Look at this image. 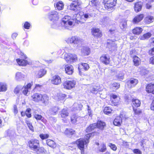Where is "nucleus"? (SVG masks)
<instances>
[{
  "label": "nucleus",
  "instance_id": "nucleus-1",
  "mask_svg": "<svg viewBox=\"0 0 154 154\" xmlns=\"http://www.w3.org/2000/svg\"><path fill=\"white\" fill-rule=\"evenodd\" d=\"M39 144L38 140L33 139L28 141L27 145L31 149L35 151L37 154H39L44 152L45 151L43 147L39 146Z\"/></svg>",
  "mask_w": 154,
  "mask_h": 154
},
{
  "label": "nucleus",
  "instance_id": "nucleus-2",
  "mask_svg": "<svg viewBox=\"0 0 154 154\" xmlns=\"http://www.w3.org/2000/svg\"><path fill=\"white\" fill-rule=\"evenodd\" d=\"M62 24L65 29H70L72 27L73 23L70 16H65L62 18Z\"/></svg>",
  "mask_w": 154,
  "mask_h": 154
},
{
  "label": "nucleus",
  "instance_id": "nucleus-3",
  "mask_svg": "<svg viewBox=\"0 0 154 154\" xmlns=\"http://www.w3.org/2000/svg\"><path fill=\"white\" fill-rule=\"evenodd\" d=\"M75 142L78 148L81 151V154H84L85 149L87 146L86 144L89 143V141L85 139H80L77 140Z\"/></svg>",
  "mask_w": 154,
  "mask_h": 154
},
{
  "label": "nucleus",
  "instance_id": "nucleus-4",
  "mask_svg": "<svg viewBox=\"0 0 154 154\" xmlns=\"http://www.w3.org/2000/svg\"><path fill=\"white\" fill-rule=\"evenodd\" d=\"M81 2L79 0L73 1L70 5L69 9L76 11L80 10Z\"/></svg>",
  "mask_w": 154,
  "mask_h": 154
},
{
  "label": "nucleus",
  "instance_id": "nucleus-5",
  "mask_svg": "<svg viewBox=\"0 0 154 154\" xmlns=\"http://www.w3.org/2000/svg\"><path fill=\"white\" fill-rule=\"evenodd\" d=\"M124 118L125 119H127L128 117L126 116L124 114H121L119 116L117 117L114 119L113 123L115 126H119L122 122V119Z\"/></svg>",
  "mask_w": 154,
  "mask_h": 154
},
{
  "label": "nucleus",
  "instance_id": "nucleus-6",
  "mask_svg": "<svg viewBox=\"0 0 154 154\" xmlns=\"http://www.w3.org/2000/svg\"><path fill=\"white\" fill-rule=\"evenodd\" d=\"M76 82L74 80H66L64 82L63 84L64 88L70 90L74 88Z\"/></svg>",
  "mask_w": 154,
  "mask_h": 154
},
{
  "label": "nucleus",
  "instance_id": "nucleus-7",
  "mask_svg": "<svg viewBox=\"0 0 154 154\" xmlns=\"http://www.w3.org/2000/svg\"><path fill=\"white\" fill-rule=\"evenodd\" d=\"M20 54L21 56V57L23 58V59H17L16 60L17 63L20 66H26L28 64V62L24 59H26L27 58L26 56L22 52L20 53Z\"/></svg>",
  "mask_w": 154,
  "mask_h": 154
},
{
  "label": "nucleus",
  "instance_id": "nucleus-8",
  "mask_svg": "<svg viewBox=\"0 0 154 154\" xmlns=\"http://www.w3.org/2000/svg\"><path fill=\"white\" fill-rule=\"evenodd\" d=\"M105 8L107 9L111 8L116 5V0H104Z\"/></svg>",
  "mask_w": 154,
  "mask_h": 154
},
{
  "label": "nucleus",
  "instance_id": "nucleus-9",
  "mask_svg": "<svg viewBox=\"0 0 154 154\" xmlns=\"http://www.w3.org/2000/svg\"><path fill=\"white\" fill-rule=\"evenodd\" d=\"M49 18L52 22L57 21L59 18L57 12L54 11H51L49 14Z\"/></svg>",
  "mask_w": 154,
  "mask_h": 154
},
{
  "label": "nucleus",
  "instance_id": "nucleus-10",
  "mask_svg": "<svg viewBox=\"0 0 154 154\" xmlns=\"http://www.w3.org/2000/svg\"><path fill=\"white\" fill-rule=\"evenodd\" d=\"M78 69H79V73L80 75H82V71L83 70V69L85 71L87 70L89 68V65L87 63H81L78 64Z\"/></svg>",
  "mask_w": 154,
  "mask_h": 154
},
{
  "label": "nucleus",
  "instance_id": "nucleus-11",
  "mask_svg": "<svg viewBox=\"0 0 154 154\" xmlns=\"http://www.w3.org/2000/svg\"><path fill=\"white\" fill-rule=\"evenodd\" d=\"M52 84L54 85H58L61 82V78L58 75H55L52 76L51 80Z\"/></svg>",
  "mask_w": 154,
  "mask_h": 154
},
{
  "label": "nucleus",
  "instance_id": "nucleus-12",
  "mask_svg": "<svg viewBox=\"0 0 154 154\" xmlns=\"http://www.w3.org/2000/svg\"><path fill=\"white\" fill-rule=\"evenodd\" d=\"M32 85V83H29L26 85L22 87V93L24 95L26 96L27 95L28 92L31 90V87Z\"/></svg>",
  "mask_w": 154,
  "mask_h": 154
},
{
  "label": "nucleus",
  "instance_id": "nucleus-13",
  "mask_svg": "<svg viewBox=\"0 0 154 154\" xmlns=\"http://www.w3.org/2000/svg\"><path fill=\"white\" fill-rule=\"evenodd\" d=\"M91 32L92 35L96 37L100 38L102 35L101 31L98 28H93L91 29Z\"/></svg>",
  "mask_w": 154,
  "mask_h": 154
},
{
  "label": "nucleus",
  "instance_id": "nucleus-14",
  "mask_svg": "<svg viewBox=\"0 0 154 154\" xmlns=\"http://www.w3.org/2000/svg\"><path fill=\"white\" fill-rule=\"evenodd\" d=\"M42 97V94L38 93H34L32 96V100L36 102L41 101Z\"/></svg>",
  "mask_w": 154,
  "mask_h": 154
},
{
  "label": "nucleus",
  "instance_id": "nucleus-15",
  "mask_svg": "<svg viewBox=\"0 0 154 154\" xmlns=\"http://www.w3.org/2000/svg\"><path fill=\"white\" fill-rule=\"evenodd\" d=\"M64 59L67 62H69L72 60L75 61L77 60V56L75 55H72L71 54H68L65 53L64 54Z\"/></svg>",
  "mask_w": 154,
  "mask_h": 154
},
{
  "label": "nucleus",
  "instance_id": "nucleus-16",
  "mask_svg": "<svg viewBox=\"0 0 154 154\" xmlns=\"http://www.w3.org/2000/svg\"><path fill=\"white\" fill-rule=\"evenodd\" d=\"M101 62L107 65L109 63L110 58L109 56L107 55H103L100 57Z\"/></svg>",
  "mask_w": 154,
  "mask_h": 154
},
{
  "label": "nucleus",
  "instance_id": "nucleus-17",
  "mask_svg": "<svg viewBox=\"0 0 154 154\" xmlns=\"http://www.w3.org/2000/svg\"><path fill=\"white\" fill-rule=\"evenodd\" d=\"M90 4L98 10H99L100 8H102V6L100 3L97 0H92Z\"/></svg>",
  "mask_w": 154,
  "mask_h": 154
},
{
  "label": "nucleus",
  "instance_id": "nucleus-18",
  "mask_svg": "<svg viewBox=\"0 0 154 154\" xmlns=\"http://www.w3.org/2000/svg\"><path fill=\"white\" fill-rule=\"evenodd\" d=\"M138 80L136 79H131L127 82V85L129 88L135 86L138 83Z\"/></svg>",
  "mask_w": 154,
  "mask_h": 154
},
{
  "label": "nucleus",
  "instance_id": "nucleus-19",
  "mask_svg": "<svg viewBox=\"0 0 154 154\" xmlns=\"http://www.w3.org/2000/svg\"><path fill=\"white\" fill-rule=\"evenodd\" d=\"M65 69L66 73L68 75H72L73 72V68L72 65H65Z\"/></svg>",
  "mask_w": 154,
  "mask_h": 154
},
{
  "label": "nucleus",
  "instance_id": "nucleus-20",
  "mask_svg": "<svg viewBox=\"0 0 154 154\" xmlns=\"http://www.w3.org/2000/svg\"><path fill=\"white\" fill-rule=\"evenodd\" d=\"M60 115L62 118H66L69 115V112L67 108L63 109L60 112Z\"/></svg>",
  "mask_w": 154,
  "mask_h": 154
},
{
  "label": "nucleus",
  "instance_id": "nucleus-21",
  "mask_svg": "<svg viewBox=\"0 0 154 154\" xmlns=\"http://www.w3.org/2000/svg\"><path fill=\"white\" fill-rule=\"evenodd\" d=\"M82 54L84 55H88L90 53V49L88 47H82L81 49Z\"/></svg>",
  "mask_w": 154,
  "mask_h": 154
},
{
  "label": "nucleus",
  "instance_id": "nucleus-22",
  "mask_svg": "<svg viewBox=\"0 0 154 154\" xmlns=\"http://www.w3.org/2000/svg\"><path fill=\"white\" fill-rule=\"evenodd\" d=\"M144 16L143 14H140L135 16L133 20V22L137 23L140 21L143 18Z\"/></svg>",
  "mask_w": 154,
  "mask_h": 154
},
{
  "label": "nucleus",
  "instance_id": "nucleus-23",
  "mask_svg": "<svg viewBox=\"0 0 154 154\" xmlns=\"http://www.w3.org/2000/svg\"><path fill=\"white\" fill-rule=\"evenodd\" d=\"M146 91L148 93L153 94L154 91V84H149L146 87Z\"/></svg>",
  "mask_w": 154,
  "mask_h": 154
},
{
  "label": "nucleus",
  "instance_id": "nucleus-24",
  "mask_svg": "<svg viewBox=\"0 0 154 154\" xmlns=\"http://www.w3.org/2000/svg\"><path fill=\"white\" fill-rule=\"evenodd\" d=\"M46 73V71L42 69L36 72L35 76L37 78H40L44 76Z\"/></svg>",
  "mask_w": 154,
  "mask_h": 154
},
{
  "label": "nucleus",
  "instance_id": "nucleus-25",
  "mask_svg": "<svg viewBox=\"0 0 154 154\" xmlns=\"http://www.w3.org/2000/svg\"><path fill=\"white\" fill-rule=\"evenodd\" d=\"M142 3L140 2L136 3L134 7L135 11L136 12L140 11L142 9Z\"/></svg>",
  "mask_w": 154,
  "mask_h": 154
},
{
  "label": "nucleus",
  "instance_id": "nucleus-26",
  "mask_svg": "<svg viewBox=\"0 0 154 154\" xmlns=\"http://www.w3.org/2000/svg\"><path fill=\"white\" fill-rule=\"evenodd\" d=\"M59 108L56 106H54L51 107L49 110V113L51 115H56L57 112L59 110Z\"/></svg>",
  "mask_w": 154,
  "mask_h": 154
},
{
  "label": "nucleus",
  "instance_id": "nucleus-27",
  "mask_svg": "<svg viewBox=\"0 0 154 154\" xmlns=\"http://www.w3.org/2000/svg\"><path fill=\"white\" fill-rule=\"evenodd\" d=\"M96 125V127L101 130H103L106 125L105 123L101 121H98Z\"/></svg>",
  "mask_w": 154,
  "mask_h": 154
},
{
  "label": "nucleus",
  "instance_id": "nucleus-28",
  "mask_svg": "<svg viewBox=\"0 0 154 154\" xmlns=\"http://www.w3.org/2000/svg\"><path fill=\"white\" fill-rule=\"evenodd\" d=\"M55 7L58 10H62L64 8L63 2L60 1L54 4Z\"/></svg>",
  "mask_w": 154,
  "mask_h": 154
},
{
  "label": "nucleus",
  "instance_id": "nucleus-29",
  "mask_svg": "<svg viewBox=\"0 0 154 154\" xmlns=\"http://www.w3.org/2000/svg\"><path fill=\"white\" fill-rule=\"evenodd\" d=\"M42 99L41 100L44 104L47 105L48 104L49 97L46 94L42 95Z\"/></svg>",
  "mask_w": 154,
  "mask_h": 154
},
{
  "label": "nucleus",
  "instance_id": "nucleus-30",
  "mask_svg": "<svg viewBox=\"0 0 154 154\" xmlns=\"http://www.w3.org/2000/svg\"><path fill=\"white\" fill-rule=\"evenodd\" d=\"M24 76L21 72H18L16 74V79L18 81H21L24 78Z\"/></svg>",
  "mask_w": 154,
  "mask_h": 154
},
{
  "label": "nucleus",
  "instance_id": "nucleus-31",
  "mask_svg": "<svg viewBox=\"0 0 154 154\" xmlns=\"http://www.w3.org/2000/svg\"><path fill=\"white\" fill-rule=\"evenodd\" d=\"M96 128V123L91 124L86 128V131L87 133L90 132L93 130H94Z\"/></svg>",
  "mask_w": 154,
  "mask_h": 154
},
{
  "label": "nucleus",
  "instance_id": "nucleus-32",
  "mask_svg": "<svg viewBox=\"0 0 154 154\" xmlns=\"http://www.w3.org/2000/svg\"><path fill=\"white\" fill-rule=\"evenodd\" d=\"M75 131L71 128H67L64 131V134L68 136L72 135L74 134Z\"/></svg>",
  "mask_w": 154,
  "mask_h": 154
},
{
  "label": "nucleus",
  "instance_id": "nucleus-33",
  "mask_svg": "<svg viewBox=\"0 0 154 154\" xmlns=\"http://www.w3.org/2000/svg\"><path fill=\"white\" fill-rule=\"evenodd\" d=\"M78 39H66V42L68 44H70L73 45L77 44L79 42Z\"/></svg>",
  "mask_w": 154,
  "mask_h": 154
},
{
  "label": "nucleus",
  "instance_id": "nucleus-34",
  "mask_svg": "<svg viewBox=\"0 0 154 154\" xmlns=\"http://www.w3.org/2000/svg\"><path fill=\"white\" fill-rule=\"evenodd\" d=\"M106 149V145L103 143L101 144L100 146L98 147V150L101 152H105Z\"/></svg>",
  "mask_w": 154,
  "mask_h": 154
},
{
  "label": "nucleus",
  "instance_id": "nucleus-35",
  "mask_svg": "<svg viewBox=\"0 0 154 154\" xmlns=\"http://www.w3.org/2000/svg\"><path fill=\"white\" fill-rule=\"evenodd\" d=\"M133 62L135 66H138L140 63V59L136 56H134L133 57Z\"/></svg>",
  "mask_w": 154,
  "mask_h": 154
},
{
  "label": "nucleus",
  "instance_id": "nucleus-36",
  "mask_svg": "<svg viewBox=\"0 0 154 154\" xmlns=\"http://www.w3.org/2000/svg\"><path fill=\"white\" fill-rule=\"evenodd\" d=\"M7 85L3 83L0 82V92H4L7 90Z\"/></svg>",
  "mask_w": 154,
  "mask_h": 154
},
{
  "label": "nucleus",
  "instance_id": "nucleus-37",
  "mask_svg": "<svg viewBox=\"0 0 154 154\" xmlns=\"http://www.w3.org/2000/svg\"><path fill=\"white\" fill-rule=\"evenodd\" d=\"M46 143L47 145L51 147H55L56 146V144L54 141L50 139H48L46 140Z\"/></svg>",
  "mask_w": 154,
  "mask_h": 154
},
{
  "label": "nucleus",
  "instance_id": "nucleus-38",
  "mask_svg": "<svg viewBox=\"0 0 154 154\" xmlns=\"http://www.w3.org/2000/svg\"><path fill=\"white\" fill-rule=\"evenodd\" d=\"M143 30L142 28L140 27H136L133 30V33L135 34H140Z\"/></svg>",
  "mask_w": 154,
  "mask_h": 154
},
{
  "label": "nucleus",
  "instance_id": "nucleus-39",
  "mask_svg": "<svg viewBox=\"0 0 154 154\" xmlns=\"http://www.w3.org/2000/svg\"><path fill=\"white\" fill-rule=\"evenodd\" d=\"M113 110L109 107H105L103 110L104 113L106 115H109L112 112Z\"/></svg>",
  "mask_w": 154,
  "mask_h": 154
},
{
  "label": "nucleus",
  "instance_id": "nucleus-40",
  "mask_svg": "<svg viewBox=\"0 0 154 154\" xmlns=\"http://www.w3.org/2000/svg\"><path fill=\"white\" fill-rule=\"evenodd\" d=\"M127 22L125 20L121 22L120 24V27L121 29L125 30L127 28Z\"/></svg>",
  "mask_w": 154,
  "mask_h": 154
},
{
  "label": "nucleus",
  "instance_id": "nucleus-41",
  "mask_svg": "<svg viewBox=\"0 0 154 154\" xmlns=\"http://www.w3.org/2000/svg\"><path fill=\"white\" fill-rule=\"evenodd\" d=\"M78 116L75 114L72 115L71 116V122L73 124H77V119H76L78 118Z\"/></svg>",
  "mask_w": 154,
  "mask_h": 154
},
{
  "label": "nucleus",
  "instance_id": "nucleus-42",
  "mask_svg": "<svg viewBox=\"0 0 154 154\" xmlns=\"http://www.w3.org/2000/svg\"><path fill=\"white\" fill-rule=\"evenodd\" d=\"M153 17L151 16H148L146 17L145 19V22L147 23H149L153 21Z\"/></svg>",
  "mask_w": 154,
  "mask_h": 154
},
{
  "label": "nucleus",
  "instance_id": "nucleus-43",
  "mask_svg": "<svg viewBox=\"0 0 154 154\" xmlns=\"http://www.w3.org/2000/svg\"><path fill=\"white\" fill-rule=\"evenodd\" d=\"M83 14V12H79L77 14H75L74 15V18L75 19L77 20H79L80 19L82 20V16Z\"/></svg>",
  "mask_w": 154,
  "mask_h": 154
},
{
  "label": "nucleus",
  "instance_id": "nucleus-44",
  "mask_svg": "<svg viewBox=\"0 0 154 154\" xmlns=\"http://www.w3.org/2000/svg\"><path fill=\"white\" fill-rule=\"evenodd\" d=\"M133 105L135 107H138L140 106V102L138 99H133L132 101Z\"/></svg>",
  "mask_w": 154,
  "mask_h": 154
},
{
  "label": "nucleus",
  "instance_id": "nucleus-45",
  "mask_svg": "<svg viewBox=\"0 0 154 154\" xmlns=\"http://www.w3.org/2000/svg\"><path fill=\"white\" fill-rule=\"evenodd\" d=\"M57 20L53 22V23L51 24V27L53 28L57 29L59 26V25L60 24L59 23L57 22Z\"/></svg>",
  "mask_w": 154,
  "mask_h": 154
},
{
  "label": "nucleus",
  "instance_id": "nucleus-46",
  "mask_svg": "<svg viewBox=\"0 0 154 154\" xmlns=\"http://www.w3.org/2000/svg\"><path fill=\"white\" fill-rule=\"evenodd\" d=\"M22 86L21 85L17 86L15 88L14 92L15 94L19 93L20 90L22 89Z\"/></svg>",
  "mask_w": 154,
  "mask_h": 154
},
{
  "label": "nucleus",
  "instance_id": "nucleus-47",
  "mask_svg": "<svg viewBox=\"0 0 154 154\" xmlns=\"http://www.w3.org/2000/svg\"><path fill=\"white\" fill-rule=\"evenodd\" d=\"M107 46L109 48H110L111 46L114 47L115 48H116V45H115L114 43L111 40H108V41L107 42Z\"/></svg>",
  "mask_w": 154,
  "mask_h": 154
},
{
  "label": "nucleus",
  "instance_id": "nucleus-48",
  "mask_svg": "<svg viewBox=\"0 0 154 154\" xmlns=\"http://www.w3.org/2000/svg\"><path fill=\"white\" fill-rule=\"evenodd\" d=\"M26 123L28 127L31 131H34V129L32 125V124L28 120L26 121Z\"/></svg>",
  "mask_w": 154,
  "mask_h": 154
},
{
  "label": "nucleus",
  "instance_id": "nucleus-49",
  "mask_svg": "<svg viewBox=\"0 0 154 154\" xmlns=\"http://www.w3.org/2000/svg\"><path fill=\"white\" fill-rule=\"evenodd\" d=\"M108 146L113 151H115L117 149V147L116 145L114 144H112L111 143H109Z\"/></svg>",
  "mask_w": 154,
  "mask_h": 154
},
{
  "label": "nucleus",
  "instance_id": "nucleus-50",
  "mask_svg": "<svg viewBox=\"0 0 154 154\" xmlns=\"http://www.w3.org/2000/svg\"><path fill=\"white\" fill-rule=\"evenodd\" d=\"M39 137L42 140H44L48 138L49 135L48 134H40Z\"/></svg>",
  "mask_w": 154,
  "mask_h": 154
},
{
  "label": "nucleus",
  "instance_id": "nucleus-51",
  "mask_svg": "<svg viewBox=\"0 0 154 154\" xmlns=\"http://www.w3.org/2000/svg\"><path fill=\"white\" fill-rule=\"evenodd\" d=\"M31 110L30 108L27 109L26 111V116L28 118H30L31 117Z\"/></svg>",
  "mask_w": 154,
  "mask_h": 154
},
{
  "label": "nucleus",
  "instance_id": "nucleus-52",
  "mask_svg": "<svg viewBox=\"0 0 154 154\" xmlns=\"http://www.w3.org/2000/svg\"><path fill=\"white\" fill-rule=\"evenodd\" d=\"M91 16V15L89 14L86 13L84 14L83 13V14L82 15V16L81 17H82V19H85V20L90 18Z\"/></svg>",
  "mask_w": 154,
  "mask_h": 154
},
{
  "label": "nucleus",
  "instance_id": "nucleus-53",
  "mask_svg": "<svg viewBox=\"0 0 154 154\" xmlns=\"http://www.w3.org/2000/svg\"><path fill=\"white\" fill-rule=\"evenodd\" d=\"M99 91V88L97 87H96V88H93L91 90V91L92 93L95 94H97Z\"/></svg>",
  "mask_w": 154,
  "mask_h": 154
},
{
  "label": "nucleus",
  "instance_id": "nucleus-54",
  "mask_svg": "<svg viewBox=\"0 0 154 154\" xmlns=\"http://www.w3.org/2000/svg\"><path fill=\"white\" fill-rule=\"evenodd\" d=\"M43 85L42 84H36L34 89H36L38 91H40L42 88Z\"/></svg>",
  "mask_w": 154,
  "mask_h": 154
},
{
  "label": "nucleus",
  "instance_id": "nucleus-55",
  "mask_svg": "<svg viewBox=\"0 0 154 154\" xmlns=\"http://www.w3.org/2000/svg\"><path fill=\"white\" fill-rule=\"evenodd\" d=\"M66 96L65 94H60L58 96V99L59 100H63Z\"/></svg>",
  "mask_w": 154,
  "mask_h": 154
},
{
  "label": "nucleus",
  "instance_id": "nucleus-56",
  "mask_svg": "<svg viewBox=\"0 0 154 154\" xmlns=\"http://www.w3.org/2000/svg\"><path fill=\"white\" fill-rule=\"evenodd\" d=\"M74 107H75V109H73L74 111L76 110H80V107H81L82 106L81 105H79L77 103H75L73 105Z\"/></svg>",
  "mask_w": 154,
  "mask_h": 154
},
{
  "label": "nucleus",
  "instance_id": "nucleus-57",
  "mask_svg": "<svg viewBox=\"0 0 154 154\" xmlns=\"http://www.w3.org/2000/svg\"><path fill=\"white\" fill-rule=\"evenodd\" d=\"M133 111L136 115H139L141 113V111L139 109H135L133 108Z\"/></svg>",
  "mask_w": 154,
  "mask_h": 154
},
{
  "label": "nucleus",
  "instance_id": "nucleus-58",
  "mask_svg": "<svg viewBox=\"0 0 154 154\" xmlns=\"http://www.w3.org/2000/svg\"><path fill=\"white\" fill-rule=\"evenodd\" d=\"M111 97L112 100L116 99L117 100H120V97L116 95L112 94L111 95Z\"/></svg>",
  "mask_w": 154,
  "mask_h": 154
},
{
  "label": "nucleus",
  "instance_id": "nucleus-59",
  "mask_svg": "<svg viewBox=\"0 0 154 154\" xmlns=\"http://www.w3.org/2000/svg\"><path fill=\"white\" fill-rule=\"evenodd\" d=\"M112 87L115 89L118 88L120 86L119 84L117 83H113L112 85Z\"/></svg>",
  "mask_w": 154,
  "mask_h": 154
},
{
  "label": "nucleus",
  "instance_id": "nucleus-60",
  "mask_svg": "<svg viewBox=\"0 0 154 154\" xmlns=\"http://www.w3.org/2000/svg\"><path fill=\"white\" fill-rule=\"evenodd\" d=\"M30 26V24L28 22H26L24 25V27L27 29H28L29 28Z\"/></svg>",
  "mask_w": 154,
  "mask_h": 154
},
{
  "label": "nucleus",
  "instance_id": "nucleus-61",
  "mask_svg": "<svg viewBox=\"0 0 154 154\" xmlns=\"http://www.w3.org/2000/svg\"><path fill=\"white\" fill-rule=\"evenodd\" d=\"M151 36V34L149 32H148L146 34H144L143 36L145 38H150Z\"/></svg>",
  "mask_w": 154,
  "mask_h": 154
},
{
  "label": "nucleus",
  "instance_id": "nucleus-62",
  "mask_svg": "<svg viewBox=\"0 0 154 154\" xmlns=\"http://www.w3.org/2000/svg\"><path fill=\"white\" fill-rule=\"evenodd\" d=\"M117 31L115 27L111 28L109 30V32L111 34H112L115 33Z\"/></svg>",
  "mask_w": 154,
  "mask_h": 154
},
{
  "label": "nucleus",
  "instance_id": "nucleus-63",
  "mask_svg": "<svg viewBox=\"0 0 154 154\" xmlns=\"http://www.w3.org/2000/svg\"><path fill=\"white\" fill-rule=\"evenodd\" d=\"M133 152L136 154H142L141 152L138 149H134Z\"/></svg>",
  "mask_w": 154,
  "mask_h": 154
},
{
  "label": "nucleus",
  "instance_id": "nucleus-64",
  "mask_svg": "<svg viewBox=\"0 0 154 154\" xmlns=\"http://www.w3.org/2000/svg\"><path fill=\"white\" fill-rule=\"evenodd\" d=\"M149 53L150 55H154V47L149 51Z\"/></svg>",
  "mask_w": 154,
  "mask_h": 154
}]
</instances>
